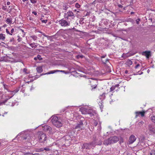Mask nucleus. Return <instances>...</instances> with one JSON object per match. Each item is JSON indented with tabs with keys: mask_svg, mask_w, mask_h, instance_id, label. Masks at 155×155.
I'll return each instance as SVG.
<instances>
[{
	"mask_svg": "<svg viewBox=\"0 0 155 155\" xmlns=\"http://www.w3.org/2000/svg\"><path fill=\"white\" fill-rule=\"evenodd\" d=\"M30 1L33 4H35L37 2V1L35 0H31Z\"/></svg>",
	"mask_w": 155,
	"mask_h": 155,
	"instance_id": "39",
	"label": "nucleus"
},
{
	"mask_svg": "<svg viewBox=\"0 0 155 155\" xmlns=\"http://www.w3.org/2000/svg\"><path fill=\"white\" fill-rule=\"evenodd\" d=\"M88 109L84 107H81L80 109V111L83 114H87L88 113Z\"/></svg>",
	"mask_w": 155,
	"mask_h": 155,
	"instance_id": "15",
	"label": "nucleus"
},
{
	"mask_svg": "<svg viewBox=\"0 0 155 155\" xmlns=\"http://www.w3.org/2000/svg\"><path fill=\"white\" fill-rule=\"evenodd\" d=\"M89 15V13L87 12L86 14L85 15V16H86Z\"/></svg>",
	"mask_w": 155,
	"mask_h": 155,
	"instance_id": "52",
	"label": "nucleus"
},
{
	"mask_svg": "<svg viewBox=\"0 0 155 155\" xmlns=\"http://www.w3.org/2000/svg\"><path fill=\"white\" fill-rule=\"evenodd\" d=\"M5 38V35L1 34H0V39L4 40Z\"/></svg>",
	"mask_w": 155,
	"mask_h": 155,
	"instance_id": "27",
	"label": "nucleus"
},
{
	"mask_svg": "<svg viewBox=\"0 0 155 155\" xmlns=\"http://www.w3.org/2000/svg\"><path fill=\"white\" fill-rule=\"evenodd\" d=\"M109 60L108 59H106L105 60H102V61L103 63L104 64H106L107 63V62H108Z\"/></svg>",
	"mask_w": 155,
	"mask_h": 155,
	"instance_id": "34",
	"label": "nucleus"
},
{
	"mask_svg": "<svg viewBox=\"0 0 155 155\" xmlns=\"http://www.w3.org/2000/svg\"><path fill=\"white\" fill-rule=\"evenodd\" d=\"M145 55L147 58H149V56L150 55V51H146L145 52Z\"/></svg>",
	"mask_w": 155,
	"mask_h": 155,
	"instance_id": "25",
	"label": "nucleus"
},
{
	"mask_svg": "<svg viewBox=\"0 0 155 155\" xmlns=\"http://www.w3.org/2000/svg\"><path fill=\"white\" fill-rule=\"evenodd\" d=\"M37 59H38L39 60H41L42 59V58L41 57L40 55H37L36 57H35L34 58V59L35 60H36Z\"/></svg>",
	"mask_w": 155,
	"mask_h": 155,
	"instance_id": "22",
	"label": "nucleus"
},
{
	"mask_svg": "<svg viewBox=\"0 0 155 155\" xmlns=\"http://www.w3.org/2000/svg\"><path fill=\"white\" fill-rule=\"evenodd\" d=\"M119 86V84H117L115 85L114 86L115 87H118Z\"/></svg>",
	"mask_w": 155,
	"mask_h": 155,
	"instance_id": "55",
	"label": "nucleus"
},
{
	"mask_svg": "<svg viewBox=\"0 0 155 155\" xmlns=\"http://www.w3.org/2000/svg\"><path fill=\"white\" fill-rule=\"evenodd\" d=\"M132 64V61L130 60H128L126 63V64L128 66H130Z\"/></svg>",
	"mask_w": 155,
	"mask_h": 155,
	"instance_id": "21",
	"label": "nucleus"
},
{
	"mask_svg": "<svg viewBox=\"0 0 155 155\" xmlns=\"http://www.w3.org/2000/svg\"><path fill=\"white\" fill-rule=\"evenodd\" d=\"M104 57H105V56H104L101 57L102 58H104Z\"/></svg>",
	"mask_w": 155,
	"mask_h": 155,
	"instance_id": "60",
	"label": "nucleus"
},
{
	"mask_svg": "<svg viewBox=\"0 0 155 155\" xmlns=\"http://www.w3.org/2000/svg\"><path fill=\"white\" fill-rule=\"evenodd\" d=\"M52 36H49L47 35L46 37L47 38L48 40H49L51 41L52 39Z\"/></svg>",
	"mask_w": 155,
	"mask_h": 155,
	"instance_id": "33",
	"label": "nucleus"
},
{
	"mask_svg": "<svg viewBox=\"0 0 155 155\" xmlns=\"http://www.w3.org/2000/svg\"><path fill=\"white\" fill-rule=\"evenodd\" d=\"M140 18H138L137 20H136V23L138 25L139 24V21H140Z\"/></svg>",
	"mask_w": 155,
	"mask_h": 155,
	"instance_id": "40",
	"label": "nucleus"
},
{
	"mask_svg": "<svg viewBox=\"0 0 155 155\" xmlns=\"http://www.w3.org/2000/svg\"><path fill=\"white\" fill-rule=\"evenodd\" d=\"M58 22L59 24L62 27H67L70 26V21L64 19V18H63L60 20Z\"/></svg>",
	"mask_w": 155,
	"mask_h": 155,
	"instance_id": "4",
	"label": "nucleus"
},
{
	"mask_svg": "<svg viewBox=\"0 0 155 155\" xmlns=\"http://www.w3.org/2000/svg\"><path fill=\"white\" fill-rule=\"evenodd\" d=\"M41 21H42V22L46 23L47 21V20H42Z\"/></svg>",
	"mask_w": 155,
	"mask_h": 155,
	"instance_id": "49",
	"label": "nucleus"
},
{
	"mask_svg": "<svg viewBox=\"0 0 155 155\" xmlns=\"http://www.w3.org/2000/svg\"><path fill=\"white\" fill-rule=\"evenodd\" d=\"M148 129L151 134H155V127L152 124H149Z\"/></svg>",
	"mask_w": 155,
	"mask_h": 155,
	"instance_id": "7",
	"label": "nucleus"
},
{
	"mask_svg": "<svg viewBox=\"0 0 155 155\" xmlns=\"http://www.w3.org/2000/svg\"><path fill=\"white\" fill-rule=\"evenodd\" d=\"M97 124H98V123L95 120H94L93 124L95 126H97Z\"/></svg>",
	"mask_w": 155,
	"mask_h": 155,
	"instance_id": "35",
	"label": "nucleus"
},
{
	"mask_svg": "<svg viewBox=\"0 0 155 155\" xmlns=\"http://www.w3.org/2000/svg\"><path fill=\"white\" fill-rule=\"evenodd\" d=\"M10 2H7V4L8 5H10Z\"/></svg>",
	"mask_w": 155,
	"mask_h": 155,
	"instance_id": "54",
	"label": "nucleus"
},
{
	"mask_svg": "<svg viewBox=\"0 0 155 155\" xmlns=\"http://www.w3.org/2000/svg\"><path fill=\"white\" fill-rule=\"evenodd\" d=\"M49 146H47L45 147H44V150H45V151H49L51 150Z\"/></svg>",
	"mask_w": 155,
	"mask_h": 155,
	"instance_id": "24",
	"label": "nucleus"
},
{
	"mask_svg": "<svg viewBox=\"0 0 155 155\" xmlns=\"http://www.w3.org/2000/svg\"><path fill=\"white\" fill-rule=\"evenodd\" d=\"M83 127V124L82 121H81L80 122H79V123L77 124V125L74 128L75 129H78V130H79V129H82V128Z\"/></svg>",
	"mask_w": 155,
	"mask_h": 155,
	"instance_id": "14",
	"label": "nucleus"
},
{
	"mask_svg": "<svg viewBox=\"0 0 155 155\" xmlns=\"http://www.w3.org/2000/svg\"><path fill=\"white\" fill-rule=\"evenodd\" d=\"M24 2H25L26 1H27L28 0H22Z\"/></svg>",
	"mask_w": 155,
	"mask_h": 155,
	"instance_id": "59",
	"label": "nucleus"
},
{
	"mask_svg": "<svg viewBox=\"0 0 155 155\" xmlns=\"http://www.w3.org/2000/svg\"><path fill=\"white\" fill-rule=\"evenodd\" d=\"M94 142H90L88 143H85L83 144L82 146V148L83 149H85L88 150L93 149L94 146Z\"/></svg>",
	"mask_w": 155,
	"mask_h": 155,
	"instance_id": "3",
	"label": "nucleus"
},
{
	"mask_svg": "<svg viewBox=\"0 0 155 155\" xmlns=\"http://www.w3.org/2000/svg\"><path fill=\"white\" fill-rule=\"evenodd\" d=\"M136 137L133 135H131L129 137V142L130 144L133 143L136 140Z\"/></svg>",
	"mask_w": 155,
	"mask_h": 155,
	"instance_id": "13",
	"label": "nucleus"
},
{
	"mask_svg": "<svg viewBox=\"0 0 155 155\" xmlns=\"http://www.w3.org/2000/svg\"><path fill=\"white\" fill-rule=\"evenodd\" d=\"M38 134V139L40 142L43 143L47 140V138L45 134L41 131L39 132Z\"/></svg>",
	"mask_w": 155,
	"mask_h": 155,
	"instance_id": "2",
	"label": "nucleus"
},
{
	"mask_svg": "<svg viewBox=\"0 0 155 155\" xmlns=\"http://www.w3.org/2000/svg\"><path fill=\"white\" fill-rule=\"evenodd\" d=\"M124 143V141L123 139H122L120 140L119 141V143L120 145H121L122 144Z\"/></svg>",
	"mask_w": 155,
	"mask_h": 155,
	"instance_id": "42",
	"label": "nucleus"
},
{
	"mask_svg": "<svg viewBox=\"0 0 155 155\" xmlns=\"http://www.w3.org/2000/svg\"><path fill=\"white\" fill-rule=\"evenodd\" d=\"M40 33H41L43 36H45V37H46L47 35H46L44 33L42 32L41 31L39 32Z\"/></svg>",
	"mask_w": 155,
	"mask_h": 155,
	"instance_id": "46",
	"label": "nucleus"
},
{
	"mask_svg": "<svg viewBox=\"0 0 155 155\" xmlns=\"http://www.w3.org/2000/svg\"><path fill=\"white\" fill-rule=\"evenodd\" d=\"M27 43L29 44V45L30 46H31V47L32 48H34V45H35V44H37V43H35V42H33V43H30L28 42L27 41Z\"/></svg>",
	"mask_w": 155,
	"mask_h": 155,
	"instance_id": "26",
	"label": "nucleus"
},
{
	"mask_svg": "<svg viewBox=\"0 0 155 155\" xmlns=\"http://www.w3.org/2000/svg\"><path fill=\"white\" fill-rule=\"evenodd\" d=\"M12 19L11 18H8L6 20V21L8 24H11L12 22Z\"/></svg>",
	"mask_w": 155,
	"mask_h": 155,
	"instance_id": "20",
	"label": "nucleus"
},
{
	"mask_svg": "<svg viewBox=\"0 0 155 155\" xmlns=\"http://www.w3.org/2000/svg\"><path fill=\"white\" fill-rule=\"evenodd\" d=\"M151 119L153 123L155 124V116H153L151 117Z\"/></svg>",
	"mask_w": 155,
	"mask_h": 155,
	"instance_id": "31",
	"label": "nucleus"
},
{
	"mask_svg": "<svg viewBox=\"0 0 155 155\" xmlns=\"http://www.w3.org/2000/svg\"><path fill=\"white\" fill-rule=\"evenodd\" d=\"M2 8L4 10H6V7L3 5Z\"/></svg>",
	"mask_w": 155,
	"mask_h": 155,
	"instance_id": "45",
	"label": "nucleus"
},
{
	"mask_svg": "<svg viewBox=\"0 0 155 155\" xmlns=\"http://www.w3.org/2000/svg\"><path fill=\"white\" fill-rule=\"evenodd\" d=\"M75 6L77 8H79L80 6L78 3H76L75 4Z\"/></svg>",
	"mask_w": 155,
	"mask_h": 155,
	"instance_id": "37",
	"label": "nucleus"
},
{
	"mask_svg": "<svg viewBox=\"0 0 155 155\" xmlns=\"http://www.w3.org/2000/svg\"><path fill=\"white\" fill-rule=\"evenodd\" d=\"M91 85L92 88L91 90L93 91L94 89L96 88L97 87V86L98 84V81L96 80H94L92 82L91 81Z\"/></svg>",
	"mask_w": 155,
	"mask_h": 155,
	"instance_id": "8",
	"label": "nucleus"
},
{
	"mask_svg": "<svg viewBox=\"0 0 155 155\" xmlns=\"http://www.w3.org/2000/svg\"><path fill=\"white\" fill-rule=\"evenodd\" d=\"M66 13L67 14V15H68V16H69L70 17H73L72 18H73L74 17V13L71 11H68L67 12V13Z\"/></svg>",
	"mask_w": 155,
	"mask_h": 155,
	"instance_id": "18",
	"label": "nucleus"
},
{
	"mask_svg": "<svg viewBox=\"0 0 155 155\" xmlns=\"http://www.w3.org/2000/svg\"><path fill=\"white\" fill-rule=\"evenodd\" d=\"M128 71L127 70H126L125 71V73L126 74H128Z\"/></svg>",
	"mask_w": 155,
	"mask_h": 155,
	"instance_id": "57",
	"label": "nucleus"
},
{
	"mask_svg": "<svg viewBox=\"0 0 155 155\" xmlns=\"http://www.w3.org/2000/svg\"><path fill=\"white\" fill-rule=\"evenodd\" d=\"M109 138L111 144L117 142L119 140V138L116 136L111 137Z\"/></svg>",
	"mask_w": 155,
	"mask_h": 155,
	"instance_id": "9",
	"label": "nucleus"
},
{
	"mask_svg": "<svg viewBox=\"0 0 155 155\" xmlns=\"http://www.w3.org/2000/svg\"><path fill=\"white\" fill-rule=\"evenodd\" d=\"M34 155H40L38 153H35L34 154Z\"/></svg>",
	"mask_w": 155,
	"mask_h": 155,
	"instance_id": "58",
	"label": "nucleus"
},
{
	"mask_svg": "<svg viewBox=\"0 0 155 155\" xmlns=\"http://www.w3.org/2000/svg\"><path fill=\"white\" fill-rule=\"evenodd\" d=\"M105 93H103V94H102V95H101L103 97H105Z\"/></svg>",
	"mask_w": 155,
	"mask_h": 155,
	"instance_id": "56",
	"label": "nucleus"
},
{
	"mask_svg": "<svg viewBox=\"0 0 155 155\" xmlns=\"http://www.w3.org/2000/svg\"><path fill=\"white\" fill-rule=\"evenodd\" d=\"M36 70L37 72L39 73H41L43 71L42 68L41 66H39L37 67L36 68Z\"/></svg>",
	"mask_w": 155,
	"mask_h": 155,
	"instance_id": "19",
	"label": "nucleus"
},
{
	"mask_svg": "<svg viewBox=\"0 0 155 155\" xmlns=\"http://www.w3.org/2000/svg\"><path fill=\"white\" fill-rule=\"evenodd\" d=\"M30 38H32L34 41H35L37 40L38 38L37 36L35 35H31L30 36Z\"/></svg>",
	"mask_w": 155,
	"mask_h": 155,
	"instance_id": "29",
	"label": "nucleus"
},
{
	"mask_svg": "<svg viewBox=\"0 0 155 155\" xmlns=\"http://www.w3.org/2000/svg\"><path fill=\"white\" fill-rule=\"evenodd\" d=\"M38 44H35V45H34V49L36 48L37 47V46H38Z\"/></svg>",
	"mask_w": 155,
	"mask_h": 155,
	"instance_id": "53",
	"label": "nucleus"
},
{
	"mask_svg": "<svg viewBox=\"0 0 155 155\" xmlns=\"http://www.w3.org/2000/svg\"><path fill=\"white\" fill-rule=\"evenodd\" d=\"M103 144L106 146H108L111 144L110 138L105 140Z\"/></svg>",
	"mask_w": 155,
	"mask_h": 155,
	"instance_id": "16",
	"label": "nucleus"
},
{
	"mask_svg": "<svg viewBox=\"0 0 155 155\" xmlns=\"http://www.w3.org/2000/svg\"><path fill=\"white\" fill-rule=\"evenodd\" d=\"M57 72H63L64 73H65V71L63 70H54L53 71H51L49 72H48L47 73H46L45 74H43L41 75H45V74H54V73Z\"/></svg>",
	"mask_w": 155,
	"mask_h": 155,
	"instance_id": "6",
	"label": "nucleus"
},
{
	"mask_svg": "<svg viewBox=\"0 0 155 155\" xmlns=\"http://www.w3.org/2000/svg\"><path fill=\"white\" fill-rule=\"evenodd\" d=\"M143 73V72H141L139 74H141Z\"/></svg>",
	"mask_w": 155,
	"mask_h": 155,
	"instance_id": "62",
	"label": "nucleus"
},
{
	"mask_svg": "<svg viewBox=\"0 0 155 155\" xmlns=\"http://www.w3.org/2000/svg\"><path fill=\"white\" fill-rule=\"evenodd\" d=\"M33 135V134L31 133L30 134H27L23 137H21V138L23 140H27V141L30 142L31 139V137Z\"/></svg>",
	"mask_w": 155,
	"mask_h": 155,
	"instance_id": "5",
	"label": "nucleus"
},
{
	"mask_svg": "<svg viewBox=\"0 0 155 155\" xmlns=\"http://www.w3.org/2000/svg\"><path fill=\"white\" fill-rule=\"evenodd\" d=\"M74 12H76L77 11V10L76 9H75L74 10Z\"/></svg>",
	"mask_w": 155,
	"mask_h": 155,
	"instance_id": "61",
	"label": "nucleus"
},
{
	"mask_svg": "<svg viewBox=\"0 0 155 155\" xmlns=\"http://www.w3.org/2000/svg\"><path fill=\"white\" fill-rule=\"evenodd\" d=\"M42 129L45 131L48 132L49 133H50L51 132V127L48 125H45L43 127Z\"/></svg>",
	"mask_w": 155,
	"mask_h": 155,
	"instance_id": "11",
	"label": "nucleus"
},
{
	"mask_svg": "<svg viewBox=\"0 0 155 155\" xmlns=\"http://www.w3.org/2000/svg\"><path fill=\"white\" fill-rule=\"evenodd\" d=\"M94 142V146L96 145H101L102 144V142L100 140V139L99 138H95L94 140L92 142Z\"/></svg>",
	"mask_w": 155,
	"mask_h": 155,
	"instance_id": "10",
	"label": "nucleus"
},
{
	"mask_svg": "<svg viewBox=\"0 0 155 155\" xmlns=\"http://www.w3.org/2000/svg\"><path fill=\"white\" fill-rule=\"evenodd\" d=\"M115 86H112V87H111L110 88V91H114V90L115 89Z\"/></svg>",
	"mask_w": 155,
	"mask_h": 155,
	"instance_id": "36",
	"label": "nucleus"
},
{
	"mask_svg": "<svg viewBox=\"0 0 155 155\" xmlns=\"http://www.w3.org/2000/svg\"><path fill=\"white\" fill-rule=\"evenodd\" d=\"M133 13H134V12H131V14H133Z\"/></svg>",
	"mask_w": 155,
	"mask_h": 155,
	"instance_id": "64",
	"label": "nucleus"
},
{
	"mask_svg": "<svg viewBox=\"0 0 155 155\" xmlns=\"http://www.w3.org/2000/svg\"><path fill=\"white\" fill-rule=\"evenodd\" d=\"M14 32V28H12L11 31L10 35H12V34Z\"/></svg>",
	"mask_w": 155,
	"mask_h": 155,
	"instance_id": "43",
	"label": "nucleus"
},
{
	"mask_svg": "<svg viewBox=\"0 0 155 155\" xmlns=\"http://www.w3.org/2000/svg\"><path fill=\"white\" fill-rule=\"evenodd\" d=\"M27 69L25 68H24L23 69V72H25V73H26V71H27Z\"/></svg>",
	"mask_w": 155,
	"mask_h": 155,
	"instance_id": "50",
	"label": "nucleus"
},
{
	"mask_svg": "<svg viewBox=\"0 0 155 155\" xmlns=\"http://www.w3.org/2000/svg\"><path fill=\"white\" fill-rule=\"evenodd\" d=\"M6 33L7 34H9L10 35V32L9 31H8V29H6Z\"/></svg>",
	"mask_w": 155,
	"mask_h": 155,
	"instance_id": "48",
	"label": "nucleus"
},
{
	"mask_svg": "<svg viewBox=\"0 0 155 155\" xmlns=\"http://www.w3.org/2000/svg\"><path fill=\"white\" fill-rule=\"evenodd\" d=\"M68 8V7L66 5H64L63 7V8L64 10H67Z\"/></svg>",
	"mask_w": 155,
	"mask_h": 155,
	"instance_id": "38",
	"label": "nucleus"
},
{
	"mask_svg": "<svg viewBox=\"0 0 155 155\" xmlns=\"http://www.w3.org/2000/svg\"><path fill=\"white\" fill-rule=\"evenodd\" d=\"M19 89L18 88H17L15 90L12 91V94H13V96L9 97V98H10L12 97L16 93H17L19 91Z\"/></svg>",
	"mask_w": 155,
	"mask_h": 155,
	"instance_id": "23",
	"label": "nucleus"
},
{
	"mask_svg": "<svg viewBox=\"0 0 155 155\" xmlns=\"http://www.w3.org/2000/svg\"><path fill=\"white\" fill-rule=\"evenodd\" d=\"M39 47H43V46H41V45H39Z\"/></svg>",
	"mask_w": 155,
	"mask_h": 155,
	"instance_id": "63",
	"label": "nucleus"
},
{
	"mask_svg": "<svg viewBox=\"0 0 155 155\" xmlns=\"http://www.w3.org/2000/svg\"><path fill=\"white\" fill-rule=\"evenodd\" d=\"M32 13L34 14L35 15H37V13L33 11L32 12Z\"/></svg>",
	"mask_w": 155,
	"mask_h": 155,
	"instance_id": "51",
	"label": "nucleus"
},
{
	"mask_svg": "<svg viewBox=\"0 0 155 155\" xmlns=\"http://www.w3.org/2000/svg\"><path fill=\"white\" fill-rule=\"evenodd\" d=\"M51 121L54 125L57 127H60L62 126L61 119L57 116L53 117Z\"/></svg>",
	"mask_w": 155,
	"mask_h": 155,
	"instance_id": "1",
	"label": "nucleus"
},
{
	"mask_svg": "<svg viewBox=\"0 0 155 155\" xmlns=\"http://www.w3.org/2000/svg\"><path fill=\"white\" fill-rule=\"evenodd\" d=\"M64 19H65L66 20H67L69 19V16H68V15H67V14L66 13H65L64 14Z\"/></svg>",
	"mask_w": 155,
	"mask_h": 155,
	"instance_id": "30",
	"label": "nucleus"
},
{
	"mask_svg": "<svg viewBox=\"0 0 155 155\" xmlns=\"http://www.w3.org/2000/svg\"><path fill=\"white\" fill-rule=\"evenodd\" d=\"M18 38L17 39V40L18 42H20L22 40V38H20L19 36H18Z\"/></svg>",
	"mask_w": 155,
	"mask_h": 155,
	"instance_id": "41",
	"label": "nucleus"
},
{
	"mask_svg": "<svg viewBox=\"0 0 155 155\" xmlns=\"http://www.w3.org/2000/svg\"><path fill=\"white\" fill-rule=\"evenodd\" d=\"M44 151V147L37 149L36 150V151L37 152H42L43 151Z\"/></svg>",
	"mask_w": 155,
	"mask_h": 155,
	"instance_id": "28",
	"label": "nucleus"
},
{
	"mask_svg": "<svg viewBox=\"0 0 155 155\" xmlns=\"http://www.w3.org/2000/svg\"><path fill=\"white\" fill-rule=\"evenodd\" d=\"M87 114L90 115V117H92L96 114V112L95 110L91 109H88V113Z\"/></svg>",
	"mask_w": 155,
	"mask_h": 155,
	"instance_id": "12",
	"label": "nucleus"
},
{
	"mask_svg": "<svg viewBox=\"0 0 155 155\" xmlns=\"http://www.w3.org/2000/svg\"><path fill=\"white\" fill-rule=\"evenodd\" d=\"M145 113V112L144 111H137L135 112L136 114V117H137L138 115L140 114L141 117H143L144 115V114Z\"/></svg>",
	"mask_w": 155,
	"mask_h": 155,
	"instance_id": "17",
	"label": "nucleus"
},
{
	"mask_svg": "<svg viewBox=\"0 0 155 155\" xmlns=\"http://www.w3.org/2000/svg\"><path fill=\"white\" fill-rule=\"evenodd\" d=\"M140 66V65L139 64H137L135 67V69H137Z\"/></svg>",
	"mask_w": 155,
	"mask_h": 155,
	"instance_id": "47",
	"label": "nucleus"
},
{
	"mask_svg": "<svg viewBox=\"0 0 155 155\" xmlns=\"http://www.w3.org/2000/svg\"><path fill=\"white\" fill-rule=\"evenodd\" d=\"M24 155H34L32 153H25Z\"/></svg>",
	"mask_w": 155,
	"mask_h": 155,
	"instance_id": "44",
	"label": "nucleus"
},
{
	"mask_svg": "<svg viewBox=\"0 0 155 155\" xmlns=\"http://www.w3.org/2000/svg\"><path fill=\"white\" fill-rule=\"evenodd\" d=\"M155 151L154 150H152L150 152L149 154L150 155H155Z\"/></svg>",
	"mask_w": 155,
	"mask_h": 155,
	"instance_id": "32",
	"label": "nucleus"
}]
</instances>
